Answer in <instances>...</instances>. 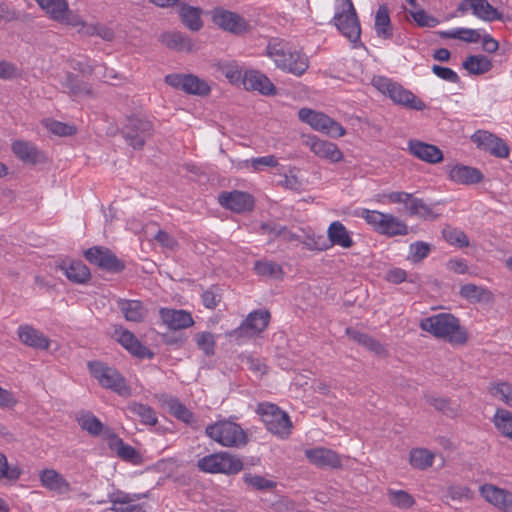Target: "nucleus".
Returning <instances> with one entry per match:
<instances>
[{"label": "nucleus", "mask_w": 512, "mask_h": 512, "mask_svg": "<svg viewBox=\"0 0 512 512\" xmlns=\"http://www.w3.org/2000/svg\"><path fill=\"white\" fill-rule=\"evenodd\" d=\"M266 55L278 69L295 76L303 75L309 67L308 57L283 39H271L266 47Z\"/></svg>", "instance_id": "obj_1"}, {"label": "nucleus", "mask_w": 512, "mask_h": 512, "mask_svg": "<svg viewBox=\"0 0 512 512\" xmlns=\"http://www.w3.org/2000/svg\"><path fill=\"white\" fill-rule=\"evenodd\" d=\"M420 328L436 338L445 340L453 345H463L467 342V333L461 327L459 319L449 313H439L420 321Z\"/></svg>", "instance_id": "obj_2"}, {"label": "nucleus", "mask_w": 512, "mask_h": 512, "mask_svg": "<svg viewBox=\"0 0 512 512\" xmlns=\"http://www.w3.org/2000/svg\"><path fill=\"white\" fill-rule=\"evenodd\" d=\"M205 433L210 439L224 447H241L247 443L244 430L230 420H222L208 425Z\"/></svg>", "instance_id": "obj_3"}, {"label": "nucleus", "mask_w": 512, "mask_h": 512, "mask_svg": "<svg viewBox=\"0 0 512 512\" xmlns=\"http://www.w3.org/2000/svg\"><path fill=\"white\" fill-rule=\"evenodd\" d=\"M372 83L376 89L383 94H387L396 104L417 111H422L426 108L425 103L411 91L403 88L400 84L393 82L386 77H375L373 78Z\"/></svg>", "instance_id": "obj_4"}, {"label": "nucleus", "mask_w": 512, "mask_h": 512, "mask_svg": "<svg viewBox=\"0 0 512 512\" xmlns=\"http://www.w3.org/2000/svg\"><path fill=\"white\" fill-rule=\"evenodd\" d=\"M197 467L205 473L234 475L243 469V461L231 453L217 452L200 458Z\"/></svg>", "instance_id": "obj_5"}, {"label": "nucleus", "mask_w": 512, "mask_h": 512, "mask_svg": "<svg viewBox=\"0 0 512 512\" xmlns=\"http://www.w3.org/2000/svg\"><path fill=\"white\" fill-rule=\"evenodd\" d=\"M337 1L339 3L336 7L333 23L343 36L356 44L360 41L361 27L354 5L351 0Z\"/></svg>", "instance_id": "obj_6"}, {"label": "nucleus", "mask_w": 512, "mask_h": 512, "mask_svg": "<svg viewBox=\"0 0 512 512\" xmlns=\"http://www.w3.org/2000/svg\"><path fill=\"white\" fill-rule=\"evenodd\" d=\"M88 368L91 375L103 388L110 389L123 397L131 395V388L127 385L125 378L115 368L98 361L89 362Z\"/></svg>", "instance_id": "obj_7"}, {"label": "nucleus", "mask_w": 512, "mask_h": 512, "mask_svg": "<svg viewBox=\"0 0 512 512\" xmlns=\"http://www.w3.org/2000/svg\"><path fill=\"white\" fill-rule=\"evenodd\" d=\"M257 413L261 416L263 423L268 431L285 438L291 432L292 423L288 414L275 404L260 403L257 407Z\"/></svg>", "instance_id": "obj_8"}, {"label": "nucleus", "mask_w": 512, "mask_h": 512, "mask_svg": "<svg viewBox=\"0 0 512 512\" xmlns=\"http://www.w3.org/2000/svg\"><path fill=\"white\" fill-rule=\"evenodd\" d=\"M270 321V313L267 310H255L248 314L240 326L229 333L237 344H243L246 340L254 338L262 333Z\"/></svg>", "instance_id": "obj_9"}, {"label": "nucleus", "mask_w": 512, "mask_h": 512, "mask_svg": "<svg viewBox=\"0 0 512 512\" xmlns=\"http://www.w3.org/2000/svg\"><path fill=\"white\" fill-rule=\"evenodd\" d=\"M299 119L311 126L314 130L327 134L332 138H339L346 134L345 128L328 115L309 108H301Z\"/></svg>", "instance_id": "obj_10"}, {"label": "nucleus", "mask_w": 512, "mask_h": 512, "mask_svg": "<svg viewBox=\"0 0 512 512\" xmlns=\"http://www.w3.org/2000/svg\"><path fill=\"white\" fill-rule=\"evenodd\" d=\"M152 123L143 117H128L122 133L126 141L134 149H141L148 137L152 135Z\"/></svg>", "instance_id": "obj_11"}, {"label": "nucleus", "mask_w": 512, "mask_h": 512, "mask_svg": "<svg viewBox=\"0 0 512 512\" xmlns=\"http://www.w3.org/2000/svg\"><path fill=\"white\" fill-rule=\"evenodd\" d=\"M84 256L91 264L109 272H120L125 267L124 263L107 247H91L85 251Z\"/></svg>", "instance_id": "obj_12"}, {"label": "nucleus", "mask_w": 512, "mask_h": 512, "mask_svg": "<svg viewBox=\"0 0 512 512\" xmlns=\"http://www.w3.org/2000/svg\"><path fill=\"white\" fill-rule=\"evenodd\" d=\"M165 82L171 87L188 94L205 96L210 92L209 85L192 74H169L165 77Z\"/></svg>", "instance_id": "obj_13"}, {"label": "nucleus", "mask_w": 512, "mask_h": 512, "mask_svg": "<svg viewBox=\"0 0 512 512\" xmlns=\"http://www.w3.org/2000/svg\"><path fill=\"white\" fill-rule=\"evenodd\" d=\"M212 19L219 28L235 35L243 34L250 29V24L244 17L221 8L214 10Z\"/></svg>", "instance_id": "obj_14"}, {"label": "nucleus", "mask_w": 512, "mask_h": 512, "mask_svg": "<svg viewBox=\"0 0 512 512\" xmlns=\"http://www.w3.org/2000/svg\"><path fill=\"white\" fill-rule=\"evenodd\" d=\"M49 17L61 24H78L76 13L69 9L67 0H35Z\"/></svg>", "instance_id": "obj_15"}, {"label": "nucleus", "mask_w": 512, "mask_h": 512, "mask_svg": "<svg viewBox=\"0 0 512 512\" xmlns=\"http://www.w3.org/2000/svg\"><path fill=\"white\" fill-rule=\"evenodd\" d=\"M220 205L235 213H244L253 209V197L243 191L234 190L231 192H221L218 196Z\"/></svg>", "instance_id": "obj_16"}, {"label": "nucleus", "mask_w": 512, "mask_h": 512, "mask_svg": "<svg viewBox=\"0 0 512 512\" xmlns=\"http://www.w3.org/2000/svg\"><path fill=\"white\" fill-rule=\"evenodd\" d=\"M304 145L310 149L317 157L336 163L342 160L343 153L336 144L318 138L317 136H308Z\"/></svg>", "instance_id": "obj_17"}, {"label": "nucleus", "mask_w": 512, "mask_h": 512, "mask_svg": "<svg viewBox=\"0 0 512 512\" xmlns=\"http://www.w3.org/2000/svg\"><path fill=\"white\" fill-rule=\"evenodd\" d=\"M481 496L490 504L503 512H512V492L492 484L480 487Z\"/></svg>", "instance_id": "obj_18"}, {"label": "nucleus", "mask_w": 512, "mask_h": 512, "mask_svg": "<svg viewBox=\"0 0 512 512\" xmlns=\"http://www.w3.org/2000/svg\"><path fill=\"white\" fill-rule=\"evenodd\" d=\"M458 10L462 13L472 10L476 17L488 22L502 19V14L487 0H463Z\"/></svg>", "instance_id": "obj_19"}, {"label": "nucleus", "mask_w": 512, "mask_h": 512, "mask_svg": "<svg viewBox=\"0 0 512 512\" xmlns=\"http://www.w3.org/2000/svg\"><path fill=\"white\" fill-rule=\"evenodd\" d=\"M472 141L490 154L505 158L509 154L508 146L499 138L486 131H477L471 136Z\"/></svg>", "instance_id": "obj_20"}, {"label": "nucleus", "mask_w": 512, "mask_h": 512, "mask_svg": "<svg viewBox=\"0 0 512 512\" xmlns=\"http://www.w3.org/2000/svg\"><path fill=\"white\" fill-rule=\"evenodd\" d=\"M243 86L246 90L258 91L263 95H275L276 87L270 79L256 70H249L243 74Z\"/></svg>", "instance_id": "obj_21"}, {"label": "nucleus", "mask_w": 512, "mask_h": 512, "mask_svg": "<svg viewBox=\"0 0 512 512\" xmlns=\"http://www.w3.org/2000/svg\"><path fill=\"white\" fill-rule=\"evenodd\" d=\"M305 456L310 463L319 468H339L342 465L340 456L336 452L323 447L307 449Z\"/></svg>", "instance_id": "obj_22"}, {"label": "nucleus", "mask_w": 512, "mask_h": 512, "mask_svg": "<svg viewBox=\"0 0 512 512\" xmlns=\"http://www.w3.org/2000/svg\"><path fill=\"white\" fill-rule=\"evenodd\" d=\"M408 151L414 157L429 164H437L443 160V153L437 146L419 140H410Z\"/></svg>", "instance_id": "obj_23"}, {"label": "nucleus", "mask_w": 512, "mask_h": 512, "mask_svg": "<svg viewBox=\"0 0 512 512\" xmlns=\"http://www.w3.org/2000/svg\"><path fill=\"white\" fill-rule=\"evenodd\" d=\"M17 335L21 343L38 350H47L50 346V340L38 329L31 325H20L17 329Z\"/></svg>", "instance_id": "obj_24"}, {"label": "nucleus", "mask_w": 512, "mask_h": 512, "mask_svg": "<svg viewBox=\"0 0 512 512\" xmlns=\"http://www.w3.org/2000/svg\"><path fill=\"white\" fill-rule=\"evenodd\" d=\"M160 317L171 330L186 329L194 324L191 314L185 310L161 308Z\"/></svg>", "instance_id": "obj_25"}, {"label": "nucleus", "mask_w": 512, "mask_h": 512, "mask_svg": "<svg viewBox=\"0 0 512 512\" xmlns=\"http://www.w3.org/2000/svg\"><path fill=\"white\" fill-rule=\"evenodd\" d=\"M117 341L127 349L131 354L139 358H152L153 353L142 345L134 336V334L126 329L115 331Z\"/></svg>", "instance_id": "obj_26"}, {"label": "nucleus", "mask_w": 512, "mask_h": 512, "mask_svg": "<svg viewBox=\"0 0 512 512\" xmlns=\"http://www.w3.org/2000/svg\"><path fill=\"white\" fill-rule=\"evenodd\" d=\"M449 178L456 183L470 185L481 182L483 174L476 168L456 164L449 169Z\"/></svg>", "instance_id": "obj_27"}, {"label": "nucleus", "mask_w": 512, "mask_h": 512, "mask_svg": "<svg viewBox=\"0 0 512 512\" xmlns=\"http://www.w3.org/2000/svg\"><path fill=\"white\" fill-rule=\"evenodd\" d=\"M43 487L58 494L68 493L71 490L69 482L56 470L45 469L40 473Z\"/></svg>", "instance_id": "obj_28"}, {"label": "nucleus", "mask_w": 512, "mask_h": 512, "mask_svg": "<svg viewBox=\"0 0 512 512\" xmlns=\"http://www.w3.org/2000/svg\"><path fill=\"white\" fill-rule=\"evenodd\" d=\"M117 306L127 321L139 323L145 318L146 310L138 300L118 299Z\"/></svg>", "instance_id": "obj_29"}, {"label": "nucleus", "mask_w": 512, "mask_h": 512, "mask_svg": "<svg viewBox=\"0 0 512 512\" xmlns=\"http://www.w3.org/2000/svg\"><path fill=\"white\" fill-rule=\"evenodd\" d=\"M126 411L131 416L138 417L144 425L154 426L158 422L155 410L147 404L130 401L126 406Z\"/></svg>", "instance_id": "obj_30"}, {"label": "nucleus", "mask_w": 512, "mask_h": 512, "mask_svg": "<svg viewBox=\"0 0 512 512\" xmlns=\"http://www.w3.org/2000/svg\"><path fill=\"white\" fill-rule=\"evenodd\" d=\"M327 235L333 245H338L342 248L348 249L354 244L350 232L339 221H334L330 224L327 230Z\"/></svg>", "instance_id": "obj_31"}, {"label": "nucleus", "mask_w": 512, "mask_h": 512, "mask_svg": "<svg viewBox=\"0 0 512 512\" xmlns=\"http://www.w3.org/2000/svg\"><path fill=\"white\" fill-rule=\"evenodd\" d=\"M161 42L168 48L180 52H191L194 47L191 39L183 35L181 32L163 33L161 35Z\"/></svg>", "instance_id": "obj_32"}, {"label": "nucleus", "mask_w": 512, "mask_h": 512, "mask_svg": "<svg viewBox=\"0 0 512 512\" xmlns=\"http://www.w3.org/2000/svg\"><path fill=\"white\" fill-rule=\"evenodd\" d=\"M374 28L378 37L390 39L393 36L389 10L386 5L379 6L375 15Z\"/></svg>", "instance_id": "obj_33"}, {"label": "nucleus", "mask_w": 512, "mask_h": 512, "mask_svg": "<svg viewBox=\"0 0 512 512\" xmlns=\"http://www.w3.org/2000/svg\"><path fill=\"white\" fill-rule=\"evenodd\" d=\"M202 10L187 4L180 6L179 15L183 24L192 31H199L203 26L201 19Z\"/></svg>", "instance_id": "obj_34"}, {"label": "nucleus", "mask_w": 512, "mask_h": 512, "mask_svg": "<svg viewBox=\"0 0 512 512\" xmlns=\"http://www.w3.org/2000/svg\"><path fill=\"white\" fill-rule=\"evenodd\" d=\"M13 153L23 162L36 163L39 159V151L31 142L16 140L12 143Z\"/></svg>", "instance_id": "obj_35"}, {"label": "nucleus", "mask_w": 512, "mask_h": 512, "mask_svg": "<svg viewBox=\"0 0 512 512\" xmlns=\"http://www.w3.org/2000/svg\"><path fill=\"white\" fill-rule=\"evenodd\" d=\"M162 402L167 407L170 414H172L177 419L185 422L191 423L193 420L192 412L182 404L177 398L169 395L162 396Z\"/></svg>", "instance_id": "obj_36"}, {"label": "nucleus", "mask_w": 512, "mask_h": 512, "mask_svg": "<svg viewBox=\"0 0 512 512\" xmlns=\"http://www.w3.org/2000/svg\"><path fill=\"white\" fill-rule=\"evenodd\" d=\"M64 91L73 97L91 96V86L78 79L75 75L68 73L65 81L62 83Z\"/></svg>", "instance_id": "obj_37"}, {"label": "nucleus", "mask_w": 512, "mask_h": 512, "mask_svg": "<svg viewBox=\"0 0 512 512\" xmlns=\"http://www.w3.org/2000/svg\"><path fill=\"white\" fill-rule=\"evenodd\" d=\"M76 421L82 430L92 436H99L104 428L103 423L89 411L80 412L76 417Z\"/></svg>", "instance_id": "obj_38"}, {"label": "nucleus", "mask_w": 512, "mask_h": 512, "mask_svg": "<svg viewBox=\"0 0 512 512\" xmlns=\"http://www.w3.org/2000/svg\"><path fill=\"white\" fill-rule=\"evenodd\" d=\"M346 333L353 341L367 348L371 352L377 355H382L385 353L384 346L379 341L373 339L369 335L354 330L352 328H347Z\"/></svg>", "instance_id": "obj_39"}, {"label": "nucleus", "mask_w": 512, "mask_h": 512, "mask_svg": "<svg viewBox=\"0 0 512 512\" xmlns=\"http://www.w3.org/2000/svg\"><path fill=\"white\" fill-rule=\"evenodd\" d=\"M379 233L387 236L406 235L408 233L407 225L392 214H387L380 228Z\"/></svg>", "instance_id": "obj_40"}, {"label": "nucleus", "mask_w": 512, "mask_h": 512, "mask_svg": "<svg viewBox=\"0 0 512 512\" xmlns=\"http://www.w3.org/2000/svg\"><path fill=\"white\" fill-rule=\"evenodd\" d=\"M463 68L470 74L480 75L487 73L491 68V61L482 55H470L463 62Z\"/></svg>", "instance_id": "obj_41"}, {"label": "nucleus", "mask_w": 512, "mask_h": 512, "mask_svg": "<svg viewBox=\"0 0 512 512\" xmlns=\"http://www.w3.org/2000/svg\"><path fill=\"white\" fill-rule=\"evenodd\" d=\"M66 277L75 283H84L90 278L88 267L80 261H73L68 266H63Z\"/></svg>", "instance_id": "obj_42"}, {"label": "nucleus", "mask_w": 512, "mask_h": 512, "mask_svg": "<svg viewBox=\"0 0 512 512\" xmlns=\"http://www.w3.org/2000/svg\"><path fill=\"white\" fill-rule=\"evenodd\" d=\"M493 423L504 437L512 440V412L498 408L493 417Z\"/></svg>", "instance_id": "obj_43"}, {"label": "nucleus", "mask_w": 512, "mask_h": 512, "mask_svg": "<svg viewBox=\"0 0 512 512\" xmlns=\"http://www.w3.org/2000/svg\"><path fill=\"white\" fill-rule=\"evenodd\" d=\"M461 297L466 300L476 303L490 298V292L481 286L475 284H465L460 288Z\"/></svg>", "instance_id": "obj_44"}, {"label": "nucleus", "mask_w": 512, "mask_h": 512, "mask_svg": "<svg viewBox=\"0 0 512 512\" xmlns=\"http://www.w3.org/2000/svg\"><path fill=\"white\" fill-rule=\"evenodd\" d=\"M406 209L409 211L410 215H416L423 219H434L437 217L429 205L422 199L413 197V195H411Z\"/></svg>", "instance_id": "obj_45"}, {"label": "nucleus", "mask_w": 512, "mask_h": 512, "mask_svg": "<svg viewBox=\"0 0 512 512\" xmlns=\"http://www.w3.org/2000/svg\"><path fill=\"white\" fill-rule=\"evenodd\" d=\"M254 270L259 276L278 279L282 276V267L274 261L259 260L254 264Z\"/></svg>", "instance_id": "obj_46"}, {"label": "nucleus", "mask_w": 512, "mask_h": 512, "mask_svg": "<svg viewBox=\"0 0 512 512\" xmlns=\"http://www.w3.org/2000/svg\"><path fill=\"white\" fill-rule=\"evenodd\" d=\"M434 454L427 449L417 448L410 453V463L414 468L427 469L432 466Z\"/></svg>", "instance_id": "obj_47"}, {"label": "nucleus", "mask_w": 512, "mask_h": 512, "mask_svg": "<svg viewBox=\"0 0 512 512\" xmlns=\"http://www.w3.org/2000/svg\"><path fill=\"white\" fill-rule=\"evenodd\" d=\"M194 340L197 347L202 350L205 355L211 356L215 353L216 340L211 332L203 331L196 333Z\"/></svg>", "instance_id": "obj_48"}, {"label": "nucleus", "mask_w": 512, "mask_h": 512, "mask_svg": "<svg viewBox=\"0 0 512 512\" xmlns=\"http://www.w3.org/2000/svg\"><path fill=\"white\" fill-rule=\"evenodd\" d=\"M442 234L444 239L451 245L458 247H466L469 245L468 237L462 230L448 226L443 229Z\"/></svg>", "instance_id": "obj_49"}, {"label": "nucleus", "mask_w": 512, "mask_h": 512, "mask_svg": "<svg viewBox=\"0 0 512 512\" xmlns=\"http://www.w3.org/2000/svg\"><path fill=\"white\" fill-rule=\"evenodd\" d=\"M115 451L118 457L125 461L137 463L140 460V455L137 450L131 445L124 443L120 438L116 439Z\"/></svg>", "instance_id": "obj_50"}, {"label": "nucleus", "mask_w": 512, "mask_h": 512, "mask_svg": "<svg viewBox=\"0 0 512 512\" xmlns=\"http://www.w3.org/2000/svg\"><path fill=\"white\" fill-rule=\"evenodd\" d=\"M489 393L493 397H499L506 405L512 407V385L507 382L492 384Z\"/></svg>", "instance_id": "obj_51"}, {"label": "nucleus", "mask_w": 512, "mask_h": 512, "mask_svg": "<svg viewBox=\"0 0 512 512\" xmlns=\"http://www.w3.org/2000/svg\"><path fill=\"white\" fill-rule=\"evenodd\" d=\"M243 481L255 490H271L276 487V482L266 479L260 475L245 474Z\"/></svg>", "instance_id": "obj_52"}, {"label": "nucleus", "mask_w": 512, "mask_h": 512, "mask_svg": "<svg viewBox=\"0 0 512 512\" xmlns=\"http://www.w3.org/2000/svg\"><path fill=\"white\" fill-rule=\"evenodd\" d=\"M43 123L51 133L58 136H70L76 132L74 126L56 120L46 119Z\"/></svg>", "instance_id": "obj_53"}, {"label": "nucleus", "mask_w": 512, "mask_h": 512, "mask_svg": "<svg viewBox=\"0 0 512 512\" xmlns=\"http://www.w3.org/2000/svg\"><path fill=\"white\" fill-rule=\"evenodd\" d=\"M430 250L431 247L428 243L422 241L412 243L409 247L408 259L415 263L420 262L428 256Z\"/></svg>", "instance_id": "obj_54"}, {"label": "nucleus", "mask_w": 512, "mask_h": 512, "mask_svg": "<svg viewBox=\"0 0 512 512\" xmlns=\"http://www.w3.org/2000/svg\"><path fill=\"white\" fill-rule=\"evenodd\" d=\"M145 494H129L123 491H116L112 494H109V501L114 505H133L134 501L140 500L145 497Z\"/></svg>", "instance_id": "obj_55"}, {"label": "nucleus", "mask_w": 512, "mask_h": 512, "mask_svg": "<svg viewBox=\"0 0 512 512\" xmlns=\"http://www.w3.org/2000/svg\"><path fill=\"white\" fill-rule=\"evenodd\" d=\"M145 494H129L123 491H116L112 494H109V501L114 505H133L134 501L140 500L145 497Z\"/></svg>", "instance_id": "obj_56"}, {"label": "nucleus", "mask_w": 512, "mask_h": 512, "mask_svg": "<svg viewBox=\"0 0 512 512\" xmlns=\"http://www.w3.org/2000/svg\"><path fill=\"white\" fill-rule=\"evenodd\" d=\"M445 496L451 500H470L473 497L472 491L463 485H451L447 488Z\"/></svg>", "instance_id": "obj_57"}, {"label": "nucleus", "mask_w": 512, "mask_h": 512, "mask_svg": "<svg viewBox=\"0 0 512 512\" xmlns=\"http://www.w3.org/2000/svg\"><path fill=\"white\" fill-rule=\"evenodd\" d=\"M21 475L17 467H9L7 457L0 452V481L3 479L17 480Z\"/></svg>", "instance_id": "obj_58"}, {"label": "nucleus", "mask_w": 512, "mask_h": 512, "mask_svg": "<svg viewBox=\"0 0 512 512\" xmlns=\"http://www.w3.org/2000/svg\"><path fill=\"white\" fill-rule=\"evenodd\" d=\"M390 501L399 508H409L414 504L413 497L402 490L390 492Z\"/></svg>", "instance_id": "obj_59"}, {"label": "nucleus", "mask_w": 512, "mask_h": 512, "mask_svg": "<svg viewBox=\"0 0 512 512\" xmlns=\"http://www.w3.org/2000/svg\"><path fill=\"white\" fill-rule=\"evenodd\" d=\"M362 217L369 225L373 226L374 229L379 232L386 217V213H382L376 210L364 209L362 211Z\"/></svg>", "instance_id": "obj_60"}, {"label": "nucleus", "mask_w": 512, "mask_h": 512, "mask_svg": "<svg viewBox=\"0 0 512 512\" xmlns=\"http://www.w3.org/2000/svg\"><path fill=\"white\" fill-rule=\"evenodd\" d=\"M244 361L248 369L259 376H262L267 372V366L261 358L248 355L244 357Z\"/></svg>", "instance_id": "obj_61"}, {"label": "nucleus", "mask_w": 512, "mask_h": 512, "mask_svg": "<svg viewBox=\"0 0 512 512\" xmlns=\"http://www.w3.org/2000/svg\"><path fill=\"white\" fill-rule=\"evenodd\" d=\"M432 72L439 78L451 82V83H458L460 81V78L458 74L448 67H442L439 65H433L432 66Z\"/></svg>", "instance_id": "obj_62"}, {"label": "nucleus", "mask_w": 512, "mask_h": 512, "mask_svg": "<svg viewBox=\"0 0 512 512\" xmlns=\"http://www.w3.org/2000/svg\"><path fill=\"white\" fill-rule=\"evenodd\" d=\"M71 67L82 73L83 75H91L94 72L95 66L92 61L87 57H80L79 59L71 60Z\"/></svg>", "instance_id": "obj_63"}, {"label": "nucleus", "mask_w": 512, "mask_h": 512, "mask_svg": "<svg viewBox=\"0 0 512 512\" xmlns=\"http://www.w3.org/2000/svg\"><path fill=\"white\" fill-rule=\"evenodd\" d=\"M251 166L255 171H261L264 167H276L278 159L274 155L252 158Z\"/></svg>", "instance_id": "obj_64"}]
</instances>
